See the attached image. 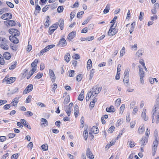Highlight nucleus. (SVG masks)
Listing matches in <instances>:
<instances>
[{
  "instance_id": "obj_1",
  "label": "nucleus",
  "mask_w": 159,
  "mask_h": 159,
  "mask_svg": "<svg viewBox=\"0 0 159 159\" xmlns=\"http://www.w3.org/2000/svg\"><path fill=\"white\" fill-rule=\"evenodd\" d=\"M8 42L6 38L0 37V47L4 50H8L9 49L7 44Z\"/></svg>"
},
{
  "instance_id": "obj_2",
  "label": "nucleus",
  "mask_w": 159,
  "mask_h": 159,
  "mask_svg": "<svg viewBox=\"0 0 159 159\" xmlns=\"http://www.w3.org/2000/svg\"><path fill=\"white\" fill-rule=\"evenodd\" d=\"M159 108V96L156 99V104L154 106L152 110V112H153L152 116V121L153 123L154 122V115L155 113H156L157 110Z\"/></svg>"
},
{
  "instance_id": "obj_3",
  "label": "nucleus",
  "mask_w": 159,
  "mask_h": 159,
  "mask_svg": "<svg viewBox=\"0 0 159 159\" xmlns=\"http://www.w3.org/2000/svg\"><path fill=\"white\" fill-rule=\"evenodd\" d=\"M9 33L15 36H17L19 35V31L15 29H11L9 30Z\"/></svg>"
},
{
  "instance_id": "obj_4",
  "label": "nucleus",
  "mask_w": 159,
  "mask_h": 159,
  "mask_svg": "<svg viewBox=\"0 0 159 159\" xmlns=\"http://www.w3.org/2000/svg\"><path fill=\"white\" fill-rule=\"evenodd\" d=\"M16 80V78L14 77H11L7 79L6 78H5L4 79L3 81L6 82L7 84H9L14 82Z\"/></svg>"
},
{
  "instance_id": "obj_5",
  "label": "nucleus",
  "mask_w": 159,
  "mask_h": 159,
  "mask_svg": "<svg viewBox=\"0 0 159 159\" xmlns=\"http://www.w3.org/2000/svg\"><path fill=\"white\" fill-rule=\"evenodd\" d=\"M12 17V14L9 13H7L2 15L1 18L2 19L7 20L10 19Z\"/></svg>"
},
{
  "instance_id": "obj_6",
  "label": "nucleus",
  "mask_w": 159,
  "mask_h": 159,
  "mask_svg": "<svg viewBox=\"0 0 159 159\" xmlns=\"http://www.w3.org/2000/svg\"><path fill=\"white\" fill-rule=\"evenodd\" d=\"M66 44L67 43L66 40L64 38H63L60 40L57 45L58 46L62 47L65 46Z\"/></svg>"
},
{
  "instance_id": "obj_7",
  "label": "nucleus",
  "mask_w": 159,
  "mask_h": 159,
  "mask_svg": "<svg viewBox=\"0 0 159 159\" xmlns=\"http://www.w3.org/2000/svg\"><path fill=\"white\" fill-rule=\"evenodd\" d=\"M76 32L75 31H73L70 33L67 37V39L69 41L72 40L75 36Z\"/></svg>"
},
{
  "instance_id": "obj_8",
  "label": "nucleus",
  "mask_w": 159,
  "mask_h": 159,
  "mask_svg": "<svg viewBox=\"0 0 159 159\" xmlns=\"http://www.w3.org/2000/svg\"><path fill=\"white\" fill-rule=\"evenodd\" d=\"M33 89V86L32 84H29L25 89L24 91V93L26 94L29 92L31 91Z\"/></svg>"
},
{
  "instance_id": "obj_9",
  "label": "nucleus",
  "mask_w": 159,
  "mask_h": 159,
  "mask_svg": "<svg viewBox=\"0 0 159 159\" xmlns=\"http://www.w3.org/2000/svg\"><path fill=\"white\" fill-rule=\"evenodd\" d=\"M86 156L90 159H93L94 158V156L89 148H88L87 149Z\"/></svg>"
},
{
  "instance_id": "obj_10",
  "label": "nucleus",
  "mask_w": 159,
  "mask_h": 159,
  "mask_svg": "<svg viewBox=\"0 0 159 159\" xmlns=\"http://www.w3.org/2000/svg\"><path fill=\"white\" fill-rule=\"evenodd\" d=\"M102 89V87H100L98 88L97 86L93 87L92 88V90H94L95 92L94 94H98L101 91Z\"/></svg>"
},
{
  "instance_id": "obj_11",
  "label": "nucleus",
  "mask_w": 159,
  "mask_h": 159,
  "mask_svg": "<svg viewBox=\"0 0 159 159\" xmlns=\"http://www.w3.org/2000/svg\"><path fill=\"white\" fill-rule=\"evenodd\" d=\"M49 75L52 82H54L55 80V76L52 70H49Z\"/></svg>"
},
{
  "instance_id": "obj_12",
  "label": "nucleus",
  "mask_w": 159,
  "mask_h": 159,
  "mask_svg": "<svg viewBox=\"0 0 159 159\" xmlns=\"http://www.w3.org/2000/svg\"><path fill=\"white\" fill-rule=\"evenodd\" d=\"M79 107L77 104H75V106L74 109V115L76 118L78 116V114H79Z\"/></svg>"
},
{
  "instance_id": "obj_13",
  "label": "nucleus",
  "mask_w": 159,
  "mask_h": 159,
  "mask_svg": "<svg viewBox=\"0 0 159 159\" xmlns=\"http://www.w3.org/2000/svg\"><path fill=\"white\" fill-rule=\"evenodd\" d=\"M148 142V137H143L142 139L140 141V144H141V146H143L146 144Z\"/></svg>"
},
{
  "instance_id": "obj_14",
  "label": "nucleus",
  "mask_w": 159,
  "mask_h": 159,
  "mask_svg": "<svg viewBox=\"0 0 159 159\" xmlns=\"http://www.w3.org/2000/svg\"><path fill=\"white\" fill-rule=\"evenodd\" d=\"M73 104L72 102H71L70 103L69 105V108L67 110H66V112L68 116H70L71 114V110L72 109V107Z\"/></svg>"
},
{
  "instance_id": "obj_15",
  "label": "nucleus",
  "mask_w": 159,
  "mask_h": 159,
  "mask_svg": "<svg viewBox=\"0 0 159 159\" xmlns=\"http://www.w3.org/2000/svg\"><path fill=\"white\" fill-rule=\"evenodd\" d=\"M21 123L23 124L24 126L27 127L29 129H31V127L28 124V123H27V121L24 119H22L20 120Z\"/></svg>"
},
{
  "instance_id": "obj_16",
  "label": "nucleus",
  "mask_w": 159,
  "mask_h": 159,
  "mask_svg": "<svg viewBox=\"0 0 159 159\" xmlns=\"http://www.w3.org/2000/svg\"><path fill=\"white\" fill-rule=\"evenodd\" d=\"M123 81L125 86L128 87L130 85L129 77H124Z\"/></svg>"
},
{
  "instance_id": "obj_17",
  "label": "nucleus",
  "mask_w": 159,
  "mask_h": 159,
  "mask_svg": "<svg viewBox=\"0 0 159 159\" xmlns=\"http://www.w3.org/2000/svg\"><path fill=\"white\" fill-rule=\"evenodd\" d=\"M158 144V138L157 134L155 135V140L153 142V146L157 147Z\"/></svg>"
},
{
  "instance_id": "obj_18",
  "label": "nucleus",
  "mask_w": 159,
  "mask_h": 159,
  "mask_svg": "<svg viewBox=\"0 0 159 159\" xmlns=\"http://www.w3.org/2000/svg\"><path fill=\"white\" fill-rule=\"evenodd\" d=\"M58 23H59V26L61 30H63L64 28V20L63 19H60Z\"/></svg>"
},
{
  "instance_id": "obj_19",
  "label": "nucleus",
  "mask_w": 159,
  "mask_h": 159,
  "mask_svg": "<svg viewBox=\"0 0 159 159\" xmlns=\"http://www.w3.org/2000/svg\"><path fill=\"white\" fill-rule=\"evenodd\" d=\"M139 76L144 77L145 75V74L143 70V69L142 68H141V66H139Z\"/></svg>"
},
{
  "instance_id": "obj_20",
  "label": "nucleus",
  "mask_w": 159,
  "mask_h": 159,
  "mask_svg": "<svg viewBox=\"0 0 159 159\" xmlns=\"http://www.w3.org/2000/svg\"><path fill=\"white\" fill-rule=\"evenodd\" d=\"M146 110H143L141 114V116L145 121L147 120L148 119V117L146 115Z\"/></svg>"
},
{
  "instance_id": "obj_21",
  "label": "nucleus",
  "mask_w": 159,
  "mask_h": 159,
  "mask_svg": "<svg viewBox=\"0 0 159 159\" xmlns=\"http://www.w3.org/2000/svg\"><path fill=\"white\" fill-rule=\"evenodd\" d=\"M3 57L5 59L7 60H9L11 57L10 53L8 52H6L4 53Z\"/></svg>"
},
{
  "instance_id": "obj_22",
  "label": "nucleus",
  "mask_w": 159,
  "mask_h": 159,
  "mask_svg": "<svg viewBox=\"0 0 159 159\" xmlns=\"http://www.w3.org/2000/svg\"><path fill=\"white\" fill-rule=\"evenodd\" d=\"M145 130V128L143 125L142 126H140L139 127L138 129V132L140 134L143 133Z\"/></svg>"
},
{
  "instance_id": "obj_23",
  "label": "nucleus",
  "mask_w": 159,
  "mask_h": 159,
  "mask_svg": "<svg viewBox=\"0 0 159 159\" xmlns=\"http://www.w3.org/2000/svg\"><path fill=\"white\" fill-rule=\"evenodd\" d=\"M91 130L95 134H97L98 133V129L96 126H93Z\"/></svg>"
},
{
  "instance_id": "obj_24",
  "label": "nucleus",
  "mask_w": 159,
  "mask_h": 159,
  "mask_svg": "<svg viewBox=\"0 0 159 159\" xmlns=\"http://www.w3.org/2000/svg\"><path fill=\"white\" fill-rule=\"evenodd\" d=\"M95 92L94 90H91L88 93V95L90 96V97L93 98L94 97H96L97 94H94Z\"/></svg>"
},
{
  "instance_id": "obj_25",
  "label": "nucleus",
  "mask_w": 159,
  "mask_h": 159,
  "mask_svg": "<svg viewBox=\"0 0 159 159\" xmlns=\"http://www.w3.org/2000/svg\"><path fill=\"white\" fill-rule=\"evenodd\" d=\"M70 53L68 52L65 56V60L67 62H68L70 61Z\"/></svg>"
},
{
  "instance_id": "obj_26",
  "label": "nucleus",
  "mask_w": 159,
  "mask_h": 159,
  "mask_svg": "<svg viewBox=\"0 0 159 159\" xmlns=\"http://www.w3.org/2000/svg\"><path fill=\"white\" fill-rule=\"evenodd\" d=\"M106 111L109 112H114L115 111L114 107L112 106H110L109 108L107 107L106 109Z\"/></svg>"
},
{
  "instance_id": "obj_27",
  "label": "nucleus",
  "mask_w": 159,
  "mask_h": 159,
  "mask_svg": "<svg viewBox=\"0 0 159 159\" xmlns=\"http://www.w3.org/2000/svg\"><path fill=\"white\" fill-rule=\"evenodd\" d=\"M110 7V5L108 4H107L103 11L104 13L105 14L107 13L109 11Z\"/></svg>"
},
{
  "instance_id": "obj_28",
  "label": "nucleus",
  "mask_w": 159,
  "mask_h": 159,
  "mask_svg": "<svg viewBox=\"0 0 159 159\" xmlns=\"http://www.w3.org/2000/svg\"><path fill=\"white\" fill-rule=\"evenodd\" d=\"M35 9L36 11L34 13L36 15L37 13H39L41 10V7L38 5H37L35 7Z\"/></svg>"
},
{
  "instance_id": "obj_29",
  "label": "nucleus",
  "mask_w": 159,
  "mask_h": 159,
  "mask_svg": "<svg viewBox=\"0 0 159 159\" xmlns=\"http://www.w3.org/2000/svg\"><path fill=\"white\" fill-rule=\"evenodd\" d=\"M9 9L8 8L6 7L0 9V15H2L5 12H7Z\"/></svg>"
},
{
  "instance_id": "obj_30",
  "label": "nucleus",
  "mask_w": 159,
  "mask_h": 159,
  "mask_svg": "<svg viewBox=\"0 0 159 159\" xmlns=\"http://www.w3.org/2000/svg\"><path fill=\"white\" fill-rule=\"evenodd\" d=\"M70 98L69 95L67 96L65 98L63 103L64 104H66L70 102Z\"/></svg>"
},
{
  "instance_id": "obj_31",
  "label": "nucleus",
  "mask_w": 159,
  "mask_h": 159,
  "mask_svg": "<svg viewBox=\"0 0 159 159\" xmlns=\"http://www.w3.org/2000/svg\"><path fill=\"white\" fill-rule=\"evenodd\" d=\"M41 121L43 122L42 123L45 126H47L48 125V123L47 120L45 119L42 118L41 119Z\"/></svg>"
},
{
  "instance_id": "obj_32",
  "label": "nucleus",
  "mask_w": 159,
  "mask_h": 159,
  "mask_svg": "<svg viewBox=\"0 0 159 159\" xmlns=\"http://www.w3.org/2000/svg\"><path fill=\"white\" fill-rule=\"evenodd\" d=\"M143 50L141 49L139 50L136 52L137 55L139 57H141L143 53Z\"/></svg>"
},
{
  "instance_id": "obj_33",
  "label": "nucleus",
  "mask_w": 159,
  "mask_h": 159,
  "mask_svg": "<svg viewBox=\"0 0 159 159\" xmlns=\"http://www.w3.org/2000/svg\"><path fill=\"white\" fill-rule=\"evenodd\" d=\"M155 116L156 123V124H158L159 122V112H157L156 115H154V116Z\"/></svg>"
},
{
  "instance_id": "obj_34",
  "label": "nucleus",
  "mask_w": 159,
  "mask_h": 159,
  "mask_svg": "<svg viewBox=\"0 0 159 159\" xmlns=\"http://www.w3.org/2000/svg\"><path fill=\"white\" fill-rule=\"evenodd\" d=\"M38 62V60L37 59H35L34 61L31 64V67H35L37 66L36 63H37Z\"/></svg>"
},
{
  "instance_id": "obj_35",
  "label": "nucleus",
  "mask_w": 159,
  "mask_h": 159,
  "mask_svg": "<svg viewBox=\"0 0 159 159\" xmlns=\"http://www.w3.org/2000/svg\"><path fill=\"white\" fill-rule=\"evenodd\" d=\"M41 148L43 151H47L48 149V146L47 144H45L41 146Z\"/></svg>"
},
{
  "instance_id": "obj_36",
  "label": "nucleus",
  "mask_w": 159,
  "mask_h": 159,
  "mask_svg": "<svg viewBox=\"0 0 159 159\" xmlns=\"http://www.w3.org/2000/svg\"><path fill=\"white\" fill-rule=\"evenodd\" d=\"M125 48L124 47H123L120 51V57H122L125 54Z\"/></svg>"
},
{
  "instance_id": "obj_37",
  "label": "nucleus",
  "mask_w": 159,
  "mask_h": 159,
  "mask_svg": "<svg viewBox=\"0 0 159 159\" xmlns=\"http://www.w3.org/2000/svg\"><path fill=\"white\" fill-rule=\"evenodd\" d=\"M92 66V61L90 59H89L87 63V67L90 69Z\"/></svg>"
},
{
  "instance_id": "obj_38",
  "label": "nucleus",
  "mask_w": 159,
  "mask_h": 159,
  "mask_svg": "<svg viewBox=\"0 0 159 159\" xmlns=\"http://www.w3.org/2000/svg\"><path fill=\"white\" fill-rule=\"evenodd\" d=\"M25 115L26 116H31L33 115V113L32 112L28 111L24 113Z\"/></svg>"
},
{
  "instance_id": "obj_39",
  "label": "nucleus",
  "mask_w": 159,
  "mask_h": 159,
  "mask_svg": "<svg viewBox=\"0 0 159 159\" xmlns=\"http://www.w3.org/2000/svg\"><path fill=\"white\" fill-rule=\"evenodd\" d=\"M50 5H47L42 9L43 12H45L49 8Z\"/></svg>"
},
{
  "instance_id": "obj_40",
  "label": "nucleus",
  "mask_w": 159,
  "mask_h": 159,
  "mask_svg": "<svg viewBox=\"0 0 159 159\" xmlns=\"http://www.w3.org/2000/svg\"><path fill=\"white\" fill-rule=\"evenodd\" d=\"M129 69H125L124 73V77H129Z\"/></svg>"
},
{
  "instance_id": "obj_41",
  "label": "nucleus",
  "mask_w": 159,
  "mask_h": 159,
  "mask_svg": "<svg viewBox=\"0 0 159 159\" xmlns=\"http://www.w3.org/2000/svg\"><path fill=\"white\" fill-rule=\"evenodd\" d=\"M128 143H129V144L130 148H133L135 146L134 142L131 140L129 141H128Z\"/></svg>"
},
{
  "instance_id": "obj_42",
  "label": "nucleus",
  "mask_w": 159,
  "mask_h": 159,
  "mask_svg": "<svg viewBox=\"0 0 159 159\" xmlns=\"http://www.w3.org/2000/svg\"><path fill=\"white\" fill-rule=\"evenodd\" d=\"M63 6H59L57 9V12L59 13H60L63 11Z\"/></svg>"
},
{
  "instance_id": "obj_43",
  "label": "nucleus",
  "mask_w": 159,
  "mask_h": 159,
  "mask_svg": "<svg viewBox=\"0 0 159 159\" xmlns=\"http://www.w3.org/2000/svg\"><path fill=\"white\" fill-rule=\"evenodd\" d=\"M7 5L11 8H13L14 7V4L11 2H6Z\"/></svg>"
},
{
  "instance_id": "obj_44",
  "label": "nucleus",
  "mask_w": 159,
  "mask_h": 159,
  "mask_svg": "<svg viewBox=\"0 0 159 159\" xmlns=\"http://www.w3.org/2000/svg\"><path fill=\"white\" fill-rule=\"evenodd\" d=\"M18 90V87H15L12 90L11 92V94H13L15 93L16 92H17Z\"/></svg>"
},
{
  "instance_id": "obj_45",
  "label": "nucleus",
  "mask_w": 159,
  "mask_h": 159,
  "mask_svg": "<svg viewBox=\"0 0 159 159\" xmlns=\"http://www.w3.org/2000/svg\"><path fill=\"white\" fill-rule=\"evenodd\" d=\"M10 47L11 49L14 51H16L18 49L17 46L14 44L11 45Z\"/></svg>"
},
{
  "instance_id": "obj_46",
  "label": "nucleus",
  "mask_w": 159,
  "mask_h": 159,
  "mask_svg": "<svg viewBox=\"0 0 159 159\" xmlns=\"http://www.w3.org/2000/svg\"><path fill=\"white\" fill-rule=\"evenodd\" d=\"M43 75V74L42 73L39 72L38 73L37 75L34 78L39 79L42 77Z\"/></svg>"
},
{
  "instance_id": "obj_47",
  "label": "nucleus",
  "mask_w": 159,
  "mask_h": 159,
  "mask_svg": "<svg viewBox=\"0 0 159 159\" xmlns=\"http://www.w3.org/2000/svg\"><path fill=\"white\" fill-rule=\"evenodd\" d=\"M83 135L84 137L85 138V140H87V138L88 137V131H87V130H85L84 131Z\"/></svg>"
},
{
  "instance_id": "obj_48",
  "label": "nucleus",
  "mask_w": 159,
  "mask_h": 159,
  "mask_svg": "<svg viewBox=\"0 0 159 159\" xmlns=\"http://www.w3.org/2000/svg\"><path fill=\"white\" fill-rule=\"evenodd\" d=\"M82 78V74L78 75L76 77V80L78 81H80Z\"/></svg>"
},
{
  "instance_id": "obj_49",
  "label": "nucleus",
  "mask_w": 159,
  "mask_h": 159,
  "mask_svg": "<svg viewBox=\"0 0 159 159\" xmlns=\"http://www.w3.org/2000/svg\"><path fill=\"white\" fill-rule=\"evenodd\" d=\"M75 71L74 70H71L68 72L69 76L70 77H73L74 75Z\"/></svg>"
},
{
  "instance_id": "obj_50",
  "label": "nucleus",
  "mask_w": 159,
  "mask_h": 159,
  "mask_svg": "<svg viewBox=\"0 0 159 159\" xmlns=\"http://www.w3.org/2000/svg\"><path fill=\"white\" fill-rule=\"evenodd\" d=\"M115 129V127L114 126H111L108 129V132L110 133H112L113 132Z\"/></svg>"
},
{
  "instance_id": "obj_51",
  "label": "nucleus",
  "mask_w": 159,
  "mask_h": 159,
  "mask_svg": "<svg viewBox=\"0 0 159 159\" xmlns=\"http://www.w3.org/2000/svg\"><path fill=\"white\" fill-rule=\"evenodd\" d=\"M16 62L15 61L14 62V64L13 65H12L10 67H9V69L10 70H13L16 67Z\"/></svg>"
},
{
  "instance_id": "obj_52",
  "label": "nucleus",
  "mask_w": 159,
  "mask_h": 159,
  "mask_svg": "<svg viewBox=\"0 0 159 159\" xmlns=\"http://www.w3.org/2000/svg\"><path fill=\"white\" fill-rule=\"evenodd\" d=\"M48 50L47 49L46 47L43 49L42 50L40 51V55H42L43 53L48 51Z\"/></svg>"
},
{
  "instance_id": "obj_53",
  "label": "nucleus",
  "mask_w": 159,
  "mask_h": 159,
  "mask_svg": "<svg viewBox=\"0 0 159 159\" xmlns=\"http://www.w3.org/2000/svg\"><path fill=\"white\" fill-rule=\"evenodd\" d=\"M84 13L83 11H81L80 12H78L77 14V17L78 18H81V17L80 16V15H83Z\"/></svg>"
},
{
  "instance_id": "obj_54",
  "label": "nucleus",
  "mask_w": 159,
  "mask_h": 159,
  "mask_svg": "<svg viewBox=\"0 0 159 159\" xmlns=\"http://www.w3.org/2000/svg\"><path fill=\"white\" fill-rule=\"evenodd\" d=\"M16 23L13 20H10V22H9V26H14L15 25H16Z\"/></svg>"
},
{
  "instance_id": "obj_55",
  "label": "nucleus",
  "mask_w": 159,
  "mask_h": 159,
  "mask_svg": "<svg viewBox=\"0 0 159 159\" xmlns=\"http://www.w3.org/2000/svg\"><path fill=\"white\" fill-rule=\"evenodd\" d=\"M36 103L38 105L40 106L41 107H46L45 105L42 102H36Z\"/></svg>"
},
{
  "instance_id": "obj_56",
  "label": "nucleus",
  "mask_w": 159,
  "mask_h": 159,
  "mask_svg": "<svg viewBox=\"0 0 159 159\" xmlns=\"http://www.w3.org/2000/svg\"><path fill=\"white\" fill-rule=\"evenodd\" d=\"M9 154L8 153H6L3 156L1 159H8L9 158L8 157Z\"/></svg>"
},
{
  "instance_id": "obj_57",
  "label": "nucleus",
  "mask_w": 159,
  "mask_h": 159,
  "mask_svg": "<svg viewBox=\"0 0 159 159\" xmlns=\"http://www.w3.org/2000/svg\"><path fill=\"white\" fill-rule=\"evenodd\" d=\"M31 96L30 95H29L27 97V98L26 99L25 102L26 103H28L30 102V101L31 100Z\"/></svg>"
},
{
  "instance_id": "obj_58",
  "label": "nucleus",
  "mask_w": 159,
  "mask_h": 159,
  "mask_svg": "<svg viewBox=\"0 0 159 159\" xmlns=\"http://www.w3.org/2000/svg\"><path fill=\"white\" fill-rule=\"evenodd\" d=\"M121 70V66L120 64H119L118 65L117 69V73L120 74V72Z\"/></svg>"
},
{
  "instance_id": "obj_59",
  "label": "nucleus",
  "mask_w": 159,
  "mask_h": 159,
  "mask_svg": "<svg viewBox=\"0 0 159 159\" xmlns=\"http://www.w3.org/2000/svg\"><path fill=\"white\" fill-rule=\"evenodd\" d=\"M138 110V108L137 106H135L133 109V113L134 114H135L137 112Z\"/></svg>"
},
{
  "instance_id": "obj_60",
  "label": "nucleus",
  "mask_w": 159,
  "mask_h": 159,
  "mask_svg": "<svg viewBox=\"0 0 159 159\" xmlns=\"http://www.w3.org/2000/svg\"><path fill=\"white\" fill-rule=\"evenodd\" d=\"M18 154L17 153L14 154L11 157V159H16L18 157Z\"/></svg>"
},
{
  "instance_id": "obj_61",
  "label": "nucleus",
  "mask_w": 159,
  "mask_h": 159,
  "mask_svg": "<svg viewBox=\"0 0 159 159\" xmlns=\"http://www.w3.org/2000/svg\"><path fill=\"white\" fill-rule=\"evenodd\" d=\"M144 15V13L142 11H141L140 13L139 19L140 21L143 20V17Z\"/></svg>"
},
{
  "instance_id": "obj_62",
  "label": "nucleus",
  "mask_w": 159,
  "mask_h": 159,
  "mask_svg": "<svg viewBox=\"0 0 159 159\" xmlns=\"http://www.w3.org/2000/svg\"><path fill=\"white\" fill-rule=\"evenodd\" d=\"M136 102L135 101H133L131 103L130 105V109L132 108L133 106L135 104Z\"/></svg>"
},
{
  "instance_id": "obj_63",
  "label": "nucleus",
  "mask_w": 159,
  "mask_h": 159,
  "mask_svg": "<svg viewBox=\"0 0 159 159\" xmlns=\"http://www.w3.org/2000/svg\"><path fill=\"white\" fill-rule=\"evenodd\" d=\"M15 135L16 134L14 133H9L8 134V136L9 138H13Z\"/></svg>"
},
{
  "instance_id": "obj_64",
  "label": "nucleus",
  "mask_w": 159,
  "mask_h": 159,
  "mask_svg": "<svg viewBox=\"0 0 159 159\" xmlns=\"http://www.w3.org/2000/svg\"><path fill=\"white\" fill-rule=\"evenodd\" d=\"M72 57L75 59H78L80 58V56L77 54H75Z\"/></svg>"
}]
</instances>
